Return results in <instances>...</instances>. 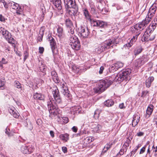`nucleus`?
<instances>
[{"label":"nucleus","mask_w":157,"mask_h":157,"mask_svg":"<svg viewBox=\"0 0 157 157\" xmlns=\"http://www.w3.org/2000/svg\"><path fill=\"white\" fill-rule=\"evenodd\" d=\"M157 9V4L153 3L149 9L148 13L144 20L141 22L136 24L131 28V31L132 33H136V34H133V37L131 39H140V33L139 31L143 30L146 27L147 25L150 21L152 17L154 16Z\"/></svg>","instance_id":"nucleus-1"},{"label":"nucleus","mask_w":157,"mask_h":157,"mask_svg":"<svg viewBox=\"0 0 157 157\" xmlns=\"http://www.w3.org/2000/svg\"><path fill=\"white\" fill-rule=\"evenodd\" d=\"M52 90V94L54 100H53L52 101V100H50L49 101H48L47 106L49 113L55 116L61 113V111L57 107V104L61 103L62 102V100L59 96L58 89L54 87L53 88Z\"/></svg>","instance_id":"nucleus-2"},{"label":"nucleus","mask_w":157,"mask_h":157,"mask_svg":"<svg viewBox=\"0 0 157 157\" xmlns=\"http://www.w3.org/2000/svg\"><path fill=\"white\" fill-rule=\"evenodd\" d=\"M113 83V82L107 79L101 80L98 83V86L94 89L96 93L100 94L105 90Z\"/></svg>","instance_id":"nucleus-3"},{"label":"nucleus","mask_w":157,"mask_h":157,"mask_svg":"<svg viewBox=\"0 0 157 157\" xmlns=\"http://www.w3.org/2000/svg\"><path fill=\"white\" fill-rule=\"evenodd\" d=\"M131 72V69L128 68L124 71L116 75L115 77L114 81L122 82L124 80L127 81L130 79L129 75Z\"/></svg>","instance_id":"nucleus-4"},{"label":"nucleus","mask_w":157,"mask_h":157,"mask_svg":"<svg viewBox=\"0 0 157 157\" xmlns=\"http://www.w3.org/2000/svg\"><path fill=\"white\" fill-rule=\"evenodd\" d=\"M66 8L67 9L69 8H72L74 9L73 15H75L78 12V8L76 5L75 0H64Z\"/></svg>","instance_id":"nucleus-5"},{"label":"nucleus","mask_w":157,"mask_h":157,"mask_svg":"<svg viewBox=\"0 0 157 157\" xmlns=\"http://www.w3.org/2000/svg\"><path fill=\"white\" fill-rule=\"evenodd\" d=\"M61 92L65 97L68 100V101H71V96L69 94V91L67 84L64 82L61 85Z\"/></svg>","instance_id":"nucleus-6"},{"label":"nucleus","mask_w":157,"mask_h":157,"mask_svg":"<svg viewBox=\"0 0 157 157\" xmlns=\"http://www.w3.org/2000/svg\"><path fill=\"white\" fill-rule=\"evenodd\" d=\"M78 31L83 38H86L89 35L88 29L86 27L81 26L78 28Z\"/></svg>","instance_id":"nucleus-7"},{"label":"nucleus","mask_w":157,"mask_h":157,"mask_svg":"<svg viewBox=\"0 0 157 157\" xmlns=\"http://www.w3.org/2000/svg\"><path fill=\"white\" fill-rule=\"evenodd\" d=\"M33 148L32 146L22 145L21 147V151L24 154H29L33 152Z\"/></svg>","instance_id":"nucleus-8"},{"label":"nucleus","mask_w":157,"mask_h":157,"mask_svg":"<svg viewBox=\"0 0 157 157\" xmlns=\"http://www.w3.org/2000/svg\"><path fill=\"white\" fill-rule=\"evenodd\" d=\"M11 7L15 11L16 13L18 14H21L22 13V10L19 5L17 3L13 2L11 4Z\"/></svg>","instance_id":"nucleus-9"},{"label":"nucleus","mask_w":157,"mask_h":157,"mask_svg":"<svg viewBox=\"0 0 157 157\" xmlns=\"http://www.w3.org/2000/svg\"><path fill=\"white\" fill-rule=\"evenodd\" d=\"M0 32L6 39H11V35L8 31L2 27L0 28Z\"/></svg>","instance_id":"nucleus-10"},{"label":"nucleus","mask_w":157,"mask_h":157,"mask_svg":"<svg viewBox=\"0 0 157 157\" xmlns=\"http://www.w3.org/2000/svg\"><path fill=\"white\" fill-rule=\"evenodd\" d=\"M8 111L10 114L14 117L17 118L19 117V114L14 107H10L8 109Z\"/></svg>","instance_id":"nucleus-11"},{"label":"nucleus","mask_w":157,"mask_h":157,"mask_svg":"<svg viewBox=\"0 0 157 157\" xmlns=\"http://www.w3.org/2000/svg\"><path fill=\"white\" fill-rule=\"evenodd\" d=\"M147 61V59L144 58H142L137 59L135 62L136 67H139L143 65Z\"/></svg>","instance_id":"nucleus-12"},{"label":"nucleus","mask_w":157,"mask_h":157,"mask_svg":"<svg viewBox=\"0 0 157 157\" xmlns=\"http://www.w3.org/2000/svg\"><path fill=\"white\" fill-rule=\"evenodd\" d=\"M71 45L73 48L78 50L80 46L79 40H72Z\"/></svg>","instance_id":"nucleus-13"},{"label":"nucleus","mask_w":157,"mask_h":157,"mask_svg":"<svg viewBox=\"0 0 157 157\" xmlns=\"http://www.w3.org/2000/svg\"><path fill=\"white\" fill-rule=\"evenodd\" d=\"M91 128L94 132H98L101 128V126L97 122L93 123Z\"/></svg>","instance_id":"nucleus-14"},{"label":"nucleus","mask_w":157,"mask_h":157,"mask_svg":"<svg viewBox=\"0 0 157 157\" xmlns=\"http://www.w3.org/2000/svg\"><path fill=\"white\" fill-rule=\"evenodd\" d=\"M140 118V117L138 115H134L132 122V125L133 127H135L138 124L139 122Z\"/></svg>","instance_id":"nucleus-15"},{"label":"nucleus","mask_w":157,"mask_h":157,"mask_svg":"<svg viewBox=\"0 0 157 157\" xmlns=\"http://www.w3.org/2000/svg\"><path fill=\"white\" fill-rule=\"evenodd\" d=\"M128 146V143L126 142L124 144L119 153L121 155H122L125 152L127 151V148Z\"/></svg>","instance_id":"nucleus-16"},{"label":"nucleus","mask_w":157,"mask_h":157,"mask_svg":"<svg viewBox=\"0 0 157 157\" xmlns=\"http://www.w3.org/2000/svg\"><path fill=\"white\" fill-rule=\"evenodd\" d=\"M57 36L60 39L63 38V29L62 27L58 25L57 28Z\"/></svg>","instance_id":"nucleus-17"},{"label":"nucleus","mask_w":157,"mask_h":157,"mask_svg":"<svg viewBox=\"0 0 157 157\" xmlns=\"http://www.w3.org/2000/svg\"><path fill=\"white\" fill-rule=\"evenodd\" d=\"M53 4L57 7L59 10H61L62 7L61 6V2L60 0H53Z\"/></svg>","instance_id":"nucleus-18"},{"label":"nucleus","mask_w":157,"mask_h":157,"mask_svg":"<svg viewBox=\"0 0 157 157\" xmlns=\"http://www.w3.org/2000/svg\"><path fill=\"white\" fill-rule=\"evenodd\" d=\"M51 75H52V78L53 81L56 83H58L59 81V79L58 78L56 73L55 71H52L51 72Z\"/></svg>","instance_id":"nucleus-19"},{"label":"nucleus","mask_w":157,"mask_h":157,"mask_svg":"<svg viewBox=\"0 0 157 157\" xmlns=\"http://www.w3.org/2000/svg\"><path fill=\"white\" fill-rule=\"evenodd\" d=\"M154 78L153 76H151L148 78L145 81V84L146 86L149 88L151 86V82L153 81Z\"/></svg>","instance_id":"nucleus-20"},{"label":"nucleus","mask_w":157,"mask_h":157,"mask_svg":"<svg viewBox=\"0 0 157 157\" xmlns=\"http://www.w3.org/2000/svg\"><path fill=\"white\" fill-rule=\"evenodd\" d=\"M154 106L152 105H150L148 106L146 110V115L149 117L153 111Z\"/></svg>","instance_id":"nucleus-21"},{"label":"nucleus","mask_w":157,"mask_h":157,"mask_svg":"<svg viewBox=\"0 0 157 157\" xmlns=\"http://www.w3.org/2000/svg\"><path fill=\"white\" fill-rule=\"evenodd\" d=\"M45 30V28L44 27H41L39 31V34L38 35V39H42L43 36L44 34Z\"/></svg>","instance_id":"nucleus-22"},{"label":"nucleus","mask_w":157,"mask_h":157,"mask_svg":"<svg viewBox=\"0 0 157 157\" xmlns=\"http://www.w3.org/2000/svg\"><path fill=\"white\" fill-rule=\"evenodd\" d=\"M68 35L70 36L69 38L71 39H78V38L74 34V31L72 29H70L68 31Z\"/></svg>","instance_id":"nucleus-23"},{"label":"nucleus","mask_w":157,"mask_h":157,"mask_svg":"<svg viewBox=\"0 0 157 157\" xmlns=\"http://www.w3.org/2000/svg\"><path fill=\"white\" fill-rule=\"evenodd\" d=\"M82 11L86 18L88 20H91L90 16L87 9L86 8H83Z\"/></svg>","instance_id":"nucleus-24"},{"label":"nucleus","mask_w":157,"mask_h":157,"mask_svg":"<svg viewBox=\"0 0 157 157\" xmlns=\"http://www.w3.org/2000/svg\"><path fill=\"white\" fill-rule=\"evenodd\" d=\"M33 97L35 99L40 100H43L44 98V96L41 94L37 93H35L33 95Z\"/></svg>","instance_id":"nucleus-25"},{"label":"nucleus","mask_w":157,"mask_h":157,"mask_svg":"<svg viewBox=\"0 0 157 157\" xmlns=\"http://www.w3.org/2000/svg\"><path fill=\"white\" fill-rule=\"evenodd\" d=\"M66 25L67 27L70 28L72 26L73 24L71 20L68 18H66L65 20Z\"/></svg>","instance_id":"nucleus-26"},{"label":"nucleus","mask_w":157,"mask_h":157,"mask_svg":"<svg viewBox=\"0 0 157 157\" xmlns=\"http://www.w3.org/2000/svg\"><path fill=\"white\" fill-rule=\"evenodd\" d=\"M104 104L105 106L109 107L113 105L114 102L111 100H108L105 101Z\"/></svg>","instance_id":"nucleus-27"},{"label":"nucleus","mask_w":157,"mask_h":157,"mask_svg":"<svg viewBox=\"0 0 157 157\" xmlns=\"http://www.w3.org/2000/svg\"><path fill=\"white\" fill-rule=\"evenodd\" d=\"M50 41V45L51 46V49L52 52L54 53V50L55 49V47L56 44V42L55 40H49Z\"/></svg>","instance_id":"nucleus-28"},{"label":"nucleus","mask_w":157,"mask_h":157,"mask_svg":"<svg viewBox=\"0 0 157 157\" xmlns=\"http://www.w3.org/2000/svg\"><path fill=\"white\" fill-rule=\"evenodd\" d=\"M61 139L65 142H67L69 139V135L67 134H62L60 135Z\"/></svg>","instance_id":"nucleus-29"},{"label":"nucleus","mask_w":157,"mask_h":157,"mask_svg":"<svg viewBox=\"0 0 157 157\" xmlns=\"http://www.w3.org/2000/svg\"><path fill=\"white\" fill-rule=\"evenodd\" d=\"M142 50L143 49L141 47H138L135 49L134 51V54L135 55H138L141 52Z\"/></svg>","instance_id":"nucleus-30"},{"label":"nucleus","mask_w":157,"mask_h":157,"mask_svg":"<svg viewBox=\"0 0 157 157\" xmlns=\"http://www.w3.org/2000/svg\"><path fill=\"white\" fill-rule=\"evenodd\" d=\"M9 129L6 128L5 129V133L8 136L10 137L14 135L15 132L13 131H11L10 132Z\"/></svg>","instance_id":"nucleus-31"},{"label":"nucleus","mask_w":157,"mask_h":157,"mask_svg":"<svg viewBox=\"0 0 157 157\" xmlns=\"http://www.w3.org/2000/svg\"><path fill=\"white\" fill-rule=\"evenodd\" d=\"M133 42V40H129V41L128 42V43L124 45V47L125 48L128 49L129 48L131 47L132 45Z\"/></svg>","instance_id":"nucleus-32"},{"label":"nucleus","mask_w":157,"mask_h":157,"mask_svg":"<svg viewBox=\"0 0 157 157\" xmlns=\"http://www.w3.org/2000/svg\"><path fill=\"white\" fill-rule=\"evenodd\" d=\"M116 69H118L122 67L123 66V64L122 63L120 62H118L117 63H115Z\"/></svg>","instance_id":"nucleus-33"},{"label":"nucleus","mask_w":157,"mask_h":157,"mask_svg":"<svg viewBox=\"0 0 157 157\" xmlns=\"http://www.w3.org/2000/svg\"><path fill=\"white\" fill-rule=\"evenodd\" d=\"M106 25V24L105 22L100 21H98V26L100 27H104Z\"/></svg>","instance_id":"nucleus-34"},{"label":"nucleus","mask_w":157,"mask_h":157,"mask_svg":"<svg viewBox=\"0 0 157 157\" xmlns=\"http://www.w3.org/2000/svg\"><path fill=\"white\" fill-rule=\"evenodd\" d=\"M91 24L92 25L94 26H98V21H95L92 20L91 19V20H89Z\"/></svg>","instance_id":"nucleus-35"},{"label":"nucleus","mask_w":157,"mask_h":157,"mask_svg":"<svg viewBox=\"0 0 157 157\" xmlns=\"http://www.w3.org/2000/svg\"><path fill=\"white\" fill-rule=\"evenodd\" d=\"M100 113V110L98 109H96L94 113V117L95 118H98L99 117Z\"/></svg>","instance_id":"nucleus-36"},{"label":"nucleus","mask_w":157,"mask_h":157,"mask_svg":"<svg viewBox=\"0 0 157 157\" xmlns=\"http://www.w3.org/2000/svg\"><path fill=\"white\" fill-rule=\"evenodd\" d=\"M89 4L90 5V6L91 8V10L92 11L93 10L94 11L95 10V7L94 4V3L91 1H90L89 2Z\"/></svg>","instance_id":"nucleus-37"},{"label":"nucleus","mask_w":157,"mask_h":157,"mask_svg":"<svg viewBox=\"0 0 157 157\" xmlns=\"http://www.w3.org/2000/svg\"><path fill=\"white\" fill-rule=\"evenodd\" d=\"M39 68L40 70L43 73L45 72L46 71V67L43 65H42Z\"/></svg>","instance_id":"nucleus-38"},{"label":"nucleus","mask_w":157,"mask_h":157,"mask_svg":"<svg viewBox=\"0 0 157 157\" xmlns=\"http://www.w3.org/2000/svg\"><path fill=\"white\" fill-rule=\"evenodd\" d=\"M14 85L17 88H20L21 87L20 83L17 81H14Z\"/></svg>","instance_id":"nucleus-39"},{"label":"nucleus","mask_w":157,"mask_h":157,"mask_svg":"<svg viewBox=\"0 0 157 157\" xmlns=\"http://www.w3.org/2000/svg\"><path fill=\"white\" fill-rule=\"evenodd\" d=\"M5 84V81L4 79H0V88H1L2 87H4Z\"/></svg>","instance_id":"nucleus-40"},{"label":"nucleus","mask_w":157,"mask_h":157,"mask_svg":"<svg viewBox=\"0 0 157 157\" xmlns=\"http://www.w3.org/2000/svg\"><path fill=\"white\" fill-rule=\"evenodd\" d=\"M112 41H110L108 43H105V45L104 46L105 48L106 49H108L110 46L112 44Z\"/></svg>","instance_id":"nucleus-41"},{"label":"nucleus","mask_w":157,"mask_h":157,"mask_svg":"<svg viewBox=\"0 0 157 157\" xmlns=\"http://www.w3.org/2000/svg\"><path fill=\"white\" fill-rule=\"evenodd\" d=\"M147 95L149 96V91H144L142 92L141 97H144Z\"/></svg>","instance_id":"nucleus-42"},{"label":"nucleus","mask_w":157,"mask_h":157,"mask_svg":"<svg viewBox=\"0 0 157 157\" xmlns=\"http://www.w3.org/2000/svg\"><path fill=\"white\" fill-rule=\"evenodd\" d=\"M114 66H115L114 64L112 65L109 68V70L113 72L117 71V69H116L115 67Z\"/></svg>","instance_id":"nucleus-43"},{"label":"nucleus","mask_w":157,"mask_h":157,"mask_svg":"<svg viewBox=\"0 0 157 157\" xmlns=\"http://www.w3.org/2000/svg\"><path fill=\"white\" fill-rule=\"evenodd\" d=\"M72 68L73 71L75 73H78L79 71V69L77 68L76 66H73Z\"/></svg>","instance_id":"nucleus-44"},{"label":"nucleus","mask_w":157,"mask_h":157,"mask_svg":"<svg viewBox=\"0 0 157 157\" xmlns=\"http://www.w3.org/2000/svg\"><path fill=\"white\" fill-rule=\"evenodd\" d=\"M29 56V53L26 51H25L24 52V61H25L26 59L28 58Z\"/></svg>","instance_id":"nucleus-45"},{"label":"nucleus","mask_w":157,"mask_h":157,"mask_svg":"<svg viewBox=\"0 0 157 157\" xmlns=\"http://www.w3.org/2000/svg\"><path fill=\"white\" fill-rule=\"evenodd\" d=\"M112 145V143L111 144L110 143H108L104 146V147L108 150L111 147Z\"/></svg>","instance_id":"nucleus-46"},{"label":"nucleus","mask_w":157,"mask_h":157,"mask_svg":"<svg viewBox=\"0 0 157 157\" xmlns=\"http://www.w3.org/2000/svg\"><path fill=\"white\" fill-rule=\"evenodd\" d=\"M27 127L29 130H31L33 128V125L30 123H29V124H27Z\"/></svg>","instance_id":"nucleus-47"},{"label":"nucleus","mask_w":157,"mask_h":157,"mask_svg":"<svg viewBox=\"0 0 157 157\" xmlns=\"http://www.w3.org/2000/svg\"><path fill=\"white\" fill-rule=\"evenodd\" d=\"M146 147V145H145L141 149L140 152V154H142L145 151V148Z\"/></svg>","instance_id":"nucleus-48"},{"label":"nucleus","mask_w":157,"mask_h":157,"mask_svg":"<svg viewBox=\"0 0 157 157\" xmlns=\"http://www.w3.org/2000/svg\"><path fill=\"white\" fill-rule=\"evenodd\" d=\"M151 26L153 27L152 29H155V28L156 27V25H157V24L156 23V22H154L153 21H152V23L150 24Z\"/></svg>","instance_id":"nucleus-49"},{"label":"nucleus","mask_w":157,"mask_h":157,"mask_svg":"<svg viewBox=\"0 0 157 157\" xmlns=\"http://www.w3.org/2000/svg\"><path fill=\"white\" fill-rule=\"evenodd\" d=\"M80 107L79 106H75L74 107H72V110L76 112L78 111Z\"/></svg>","instance_id":"nucleus-50"},{"label":"nucleus","mask_w":157,"mask_h":157,"mask_svg":"<svg viewBox=\"0 0 157 157\" xmlns=\"http://www.w3.org/2000/svg\"><path fill=\"white\" fill-rule=\"evenodd\" d=\"M62 119L63 120V122L65 123H67L68 121V119L67 117H62Z\"/></svg>","instance_id":"nucleus-51"},{"label":"nucleus","mask_w":157,"mask_h":157,"mask_svg":"<svg viewBox=\"0 0 157 157\" xmlns=\"http://www.w3.org/2000/svg\"><path fill=\"white\" fill-rule=\"evenodd\" d=\"M152 149L153 151V152H156L157 151V147L156 146L155 147L154 146V144L152 146Z\"/></svg>","instance_id":"nucleus-52"},{"label":"nucleus","mask_w":157,"mask_h":157,"mask_svg":"<svg viewBox=\"0 0 157 157\" xmlns=\"http://www.w3.org/2000/svg\"><path fill=\"white\" fill-rule=\"evenodd\" d=\"M46 39H54V38L50 34L48 33L46 37Z\"/></svg>","instance_id":"nucleus-53"},{"label":"nucleus","mask_w":157,"mask_h":157,"mask_svg":"<svg viewBox=\"0 0 157 157\" xmlns=\"http://www.w3.org/2000/svg\"><path fill=\"white\" fill-rule=\"evenodd\" d=\"M8 40V42L12 44L13 46H15L14 40Z\"/></svg>","instance_id":"nucleus-54"},{"label":"nucleus","mask_w":157,"mask_h":157,"mask_svg":"<svg viewBox=\"0 0 157 157\" xmlns=\"http://www.w3.org/2000/svg\"><path fill=\"white\" fill-rule=\"evenodd\" d=\"M72 130L74 132H76L77 131L78 128L77 127L74 126L72 128Z\"/></svg>","instance_id":"nucleus-55"},{"label":"nucleus","mask_w":157,"mask_h":157,"mask_svg":"<svg viewBox=\"0 0 157 157\" xmlns=\"http://www.w3.org/2000/svg\"><path fill=\"white\" fill-rule=\"evenodd\" d=\"M5 19L4 17L2 14L0 15V21L2 22L4 21Z\"/></svg>","instance_id":"nucleus-56"},{"label":"nucleus","mask_w":157,"mask_h":157,"mask_svg":"<svg viewBox=\"0 0 157 157\" xmlns=\"http://www.w3.org/2000/svg\"><path fill=\"white\" fill-rule=\"evenodd\" d=\"M39 52L40 53H42L44 51V48L43 47H40L39 48Z\"/></svg>","instance_id":"nucleus-57"},{"label":"nucleus","mask_w":157,"mask_h":157,"mask_svg":"<svg viewBox=\"0 0 157 157\" xmlns=\"http://www.w3.org/2000/svg\"><path fill=\"white\" fill-rule=\"evenodd\" d=\"M104 69V67L103 66H101L100 68V70L99 71V73L100 74H101L102 72L103 71Z\"/></svg>","instance_id":"nucleus-58"},{"label":"nucleus","mask_w":157,"mask_h":157,"mask_svg":"<svg viewBox=\"0 0 157 157\" xmlns=\"http://www.w3.org/2000/svg\"><path fill=\"white\" fill-rule=\"evenodd\" d=\"M0 62H1L3 64H6L8 63L7 61H6L5 59L4 58H2V61H0Z\"/></svg>","instance_id":"nucleus-59"},{"label":"nucleus","mask_w":157,"mask_h":157,"mask_svg":"<svg viewBox=\"0 0 157 157\" xmlns=\"http://www.w3.org/2000/svg\"><path fill=\"white\" fill-rule=\"evenodd\" d=\"M62 149L63 152L64 153H66L67 152V148L65 147H62Z\"/></svg>","instance_id":"nucleus-60"},{"label":"nucleus","mask_w":157,"mask_h":157,"mask_svg":"<svg viewBox=\"0 0 157 157\" xmlns=\"http://www.w3.org/2000/svg\"><path fill=\"white\" fill-rule=\"evenodd\" d=\"M144 133L142 132H138L137 133V136H143L144 135Z\"/></svg>","instance_id":"nucleus-61"},{"label":"nucleus","mask_w":157,"mask_h":157,"mask_svg":"<svg viewBox=\"0 0 157 157\" xmlns=\"http://www.w3.org/2000/svg\"><path fill=\"white\" fill-rule=\"evenodd\" d=\"M119 107L120 109H122L125 108V107L124 106V104L123 103H122L120 104Z\"/></svg>","instance_id":"nucleus-62"},{"label":"nucleus","mask_w":157,"mask_h":157,"mask_svg":"<svg viewBox=\"0 0 157 157\" xmlns=\"http://www.w3.org/2000/svg\"><path fill=\"white\" fill-rule=\"evenodd\" d=\"M41 121L40 119H38L36 121V123L38 125H40L41 123Z\"/></svg>","instance_id":"nucleus-63"},{"label":"nucleus","mask_w":157,"mask_h":157,"mask_svg":"<svg viewBox=\"0 0 157 157\" xmlns=\"http://www.w3.org/2000/svg\"><path fill=\"white\" fill-rule=\"evenodd\" d=\"M108 150L106 149V148H105V147H104L103 149L102 150L101 154H104V153L106 152Z\"/></svg>","instance_id":"nucleus-64"}]
</instances>
